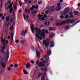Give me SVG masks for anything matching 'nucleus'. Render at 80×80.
Listing matches in <instances>:
<instances>
[{
    "instance_id": "obj_1",
    "label": "nucleus",
    "mask_w": 80,
    "mask_h": 80,
    "mask_svg": "<svg viewBox=\"0 0 80 80\" xmlns=\"http://www.w3.org/2000/svg\"><path fill=\"white\" fill-rule=\"evenodd\" d=\"M35 30H36V37L38 39L42 40V38H45V34L44 33V32L45 31V29H42V32L41 30L39 29L35 28Z\"/></svg>"
},
{
    "instance_id": "obj_2",
    "label": "nucleus",
    "mask_w": 80,
    "mask_h": 80,
    "mask_svg": "<svg viewBox=\"0 0 80 80\" xmlns=\"http://www.w3.org/2000/svg\"><path fill=\"white\" fill-rule=\"evenodd\" d=\"M40 46H38V49L36 50V54L37 57H40Z\"/></svg>"
},
{
    "instance_id": "obj_3",
    "label": "nucleus",
    "mask_w": 80,
    "mask_h": 80,
    "mask_svg": "<svg viewBox=\"0 0 80 80\" xmlns=\"http://www.w3.org/2000/svg\"><path fill=\"white\" fill-rule=\"evenodd\" d=\"M49 40H47V41H46V40L45 39L43 41V44H44V45H45V47H46L48 46V45H49Z\"/></svg>"
},
{
    "instance_id": "obj_4",
    "label": "nucleus",
    "mask_w": 80,
    "mask_h": 80,
    "mask_svg": "<svg viewBox=\"0 0 80 80\" xmlns=\"http://www.w3.org/2000/svg\"><path fill=\"white\" fill-rule=\"evenodd\" d=\"M4 45L5 44H1V47L2 48L1 49V52L3 53H5V51L3 50H5V47H7V45H6V44H5V46Z\"/></svg>"
},
{
    "instance_id": "obj_5",
    "label": "nucleus",
    "mask_w": 80,
    "mask_h": 80,
    "mask_svg": "<svg viewBox=\"0 0 80 80\" xmlns=\"http://www.w3.org/2000/svg\"><path fill=\"white\" fill-rule=\"evenodd\" d=\"M3 36L4 35L3 34L1 37V42L2 43V44H3V45H4V46H5V44H6L5 42L6 41L5 39H3Z\"/></svg>"
},
{
    "instance_id": "obj_6",
    "label": "nucleus",
    "mask_w": 80,
    "mask_h": 80,
    "mask_svg": "<svg viewBox=\"0 0 80 80\" xmlns=\"http://www.w3.org/2000/svg\"><path fill=\"white\" fill-rule=\"evenodd\" d=\"M0 62L1 63L3 67V68H5V67H6V65L5 64H4L2 62V58L0 56Z\"/></svg>"
},
{
    "instance_id": "obj_7",
    "label": "nucleus",
    "mask_w": 80,
    "mask_h": 80,
    "mask_svg": "<svg viewBox=\"0 0 80 80\" xmlns=\"http://www.w3.org/2000/svg\"><path fill=\"white\" fill-rule=\"evenodd\" d=\"M38 18L39 19V20L40 21H42L43 20H44V18H43V16L40 15H38Z\"/></svg>"
},
{
    "instance_id": "obj_8",
    "label": "nucleus",
    "mask_w": 80,
    "mask_h": 80,
    "mask_svg": "<svg viewBox=\"0 0 80 80\" xmlns=\"http://www.w3.org/2000/svg\"><path fill=\"white\" fill-rule=\"evenodd\" d=\"M44 63H45V61L43 62H40L38 64L39 67H44Z\"/></svg>"
},
{
    "instance_id": "obj_9",
    "label": "nucleus",
    "mask_w": 80,
    "mask_h": 80,
    "mask_svg": "<svg viewBox=\"0 0 80 80\" xmlns=\"http://www.w3.org/2000/svg\"><path fill=\"white\" fill-rule=\"evenodd\" d=\"M14 18H15V15H14V13L13 12L12 14V16L11 17V19H10L11 23H12L13 20Z\"/></svg>"
},
{
    "instance_id": "obj_10",
    "label": "nucleus",
    "mask_w": 80,
    "mask_h": 80,
    "mask_svg": "<svg viewBox=\"0 0 80 80\" xmlns=\"http://www.w3.org/2000/svg\"><path fill=\"white\" fill-rule=\"evenodd\" d=\"M65 23H67L66 21H65L62 22L61 23L56 24V25H57V26H61V25H62V24H65Z\"/></svg>"
},
{
    "instance_id": "obj_11",
    "label": "nucleus",
    "mask_w": 80,
    "mask_h": 80,
    "mask_svg": "<svg viewBox=\"0 0 80 80\" xmlns=\"http://www.w3.org/2000/svg\"><path fill=\"white\" fill-rule=\"evenodd\" d=\"M27 31H22L21 33L22 36V37L25 36V33H27Z\"/></svg>"
},
{
    "instance_id": "obj_12",
    "label": "nucleus",
    "mask_w": 80,
    "mask_h": 80,
    "mask_svg": "<svg viewBox=\"0 0 80 80\" xmlns=\"http://www.w3.org/2000/svg\"><path fill=\"white\" fill-rule=\"evenodd\" d=\"M34 25L33 24H31V29L32 32V33H33V31H34Z\"/></svg>"
},
{
    "instance_id": "obj_13",
    "label": "nucleus",
    "mask_w": 80,
    "mask_h": 80,
    "mask_svg": "<svg viewBox=\"0 0 80 80\" xmlns=\"http://www.w3.org/2000/svg\"><path fill=\"white\" fill-rule=\"evenodd\" d=\"M55 9V8L53 7H51L50 9H49V12H53Z\"/></svg>"
},
{
    "instance_id": "obj_14",
    "label": "nucleus",
    "mask_w": 80,
    "mask_h": 80,
    "mask_svg": "<svg viewBox=\"0 0 80 80\" xmlns=\"http://www.w3.org/2000/svg\"><path fill=\"white\" fill-rule=\"evenodd\" d=\"M70 10V8H68L65 10L64 13H68V12H69Z\"/></svg>"
},
{
    "instance_id": "obj_15",
    "label": "nucleus",
    "mask_w": 80,
    "mask_h": 80,
    "mask_svg": "<svg viewBox=\"0 0 80 80\" xmlns=\"http://www.w3.org/2000/svg\"><path fill=\"white\" fill-rule=\"evenodd\" d=\"M5 26L7 28H8L9 27V22H5Z\"/></svg>"
},
{
    "instance_id": "obj_16",
    "label": "nucleus",
    "mask_w": 80,
    "mask_h": 80,
    "mask_svg": "<svg viewBox=\"0 0 80 80\" xmlns=\"http://www.w3.org/2000/svg\"><path fill=\"white\" fill-rule=\"evenodd\" d=\"M14 34L13 32H11V38L12 40H13V35Z\"/></svg>"
},
{
    "instance_id": "obj_17",
    "label": "nucleus",
    "mask_w": 80,
    "mask_h": 80,
    "mask_svg": "<svg viewBox=\"0 0 80 80\" xmlns=\"http://www.w3.org/2000/svg\"><path fill=\"white\" fill-rule=\"evenodd\" d=\"M47 23H48V26H49V25L50 24V22H48V21H47L45 22V23H44L45 25H47Z\"/></svg>"
},
{
    "instance_id": "obj_18",
    "label": "nucleus",
    "mask_w": 80,
    "mask_h": 80,
    "mask_svg": "<svg viewBox=\"0 0 80 80\" xmlns=\"http://www.w3.org/2000/svg\"><path fill=\"white\" fill-rule=\"evenodd\" d=\"M55 36V34L53 33H51L49 35L50 38H53Z\"/></svg>"
},
{
    "instance_id": "obj_19",
    "label": "nucleus",
    "mask_w": 80,
    "mask_h": 80,
    "mask_svg": "<svg viewBox=\"0 0 80 80\" xmlns=\"http://www.w3.org/2000/svg\"><path fill=\"white\" fill-rule=\"evenodd\" d=\"M27 68H29V67H30V63H27L26 66Z\"/></svg>"
},
{
    "instance_id": "obj_20",
    "label": "nucleus",
    "mask_w": 80,
    "mask_h": 80,
    "mask_svg": "<svg viewBox=\"0 0 80 80\" xmlns=\"http://www.w3.org/2000/svg\"><path fill=\"white\" fill-rule=\"evenodd\" d=\"M10 18V17H9V16H8V17L6 18V22H9V19Z\"/></svg>"
},
{
    "instance_id": "obj_21",
    "label": "nucleus",
    "mask_w": 80,
    "mask_h": 80,
    "mask_svg": "<svg viewBox=\"0 0 80 80\" xmlns=\"http://www.w3.org/2000/svg\"><path fill=\"white\" fill-rule=\"evenodd\" d=\"M59 8V9L61 8L60 7V3H58L57 4V8L56 9H57V8Z\"/></svg>"
},
{
    "instance_id": "obj_22",
    "label": "nucleus",
    "mask_w": 80,
    "mask_h": 80,
    "mask_svg": "<svg viewBox=\"0 0 80 80\" xmlns=\"http://www.w3.org/2000/svg\"><path fill=\"white\" fill-rule=\"evenodd\" d=\"M51 51L50 50H49L48 52V55H51Z\"/></svg>"
},
{
    "instance_id": "obj_23",
    "label": "nucleus",
    "mask_w": 80,
    "mask_h": 80,
    "mask_svg": "<svg viewBox=\"0 0 80 80\" xmlns=\"http://www.w3.org/2000/svg\"><path fill=\"white\" fill-rule=\"evenodd\" d=\"M23 72L24 73V74H25V75H27V74H28V72L26 71V70H23Z\"/></svg>"
},
{
    "instance_id": "obj_24",
    "label": "nucleus",
    "mask_w": 80,
    "mask_h": 80,
    "mask_svg": "<svg viewBox=\"0 0 80 80\" xmlns=\"http://www.w3.org/2000/svg\"><path fill=\"white\" fill-rule=\"evenodd\" d=\"M26 43H27V42L24 41H23L22 42V45H26Z\"/></svg>"
},
{
    "instance_id": "obj_25",
    "label": "nucleus",
    "mask_w": 80,
    "mask_h": 80,
    "mask_svg": "<svg viewBox=\"0 0 80 80\" xmlns=\"http://www.w3.org/2000/svg\"><path fill=\"white\" fill-rule=\"evenodd\" d=\"M60 8H60L59 9V8H57H57H56V10L57 11V12H58V11H60Z\"/></svg>"
},
{
    "instance_id": "obj_26",
    "label": "nucleus",
    "mask_w": 80,
    "mask_h": 80,
    "mask_svg": "<svg viewBox=\"0 0 80 80\" xmlns=\"http://www.w3.org/2000/svg\"><path fill=\"white\" fill-rule=\"evenodd\" d=\"M12 4H13V2L12 3V4H10V6H9L8 8L9 9H10L11 8V7H12Z\"/></svg>"
},
{
    "instance_id": "obj_27",
    "label": "nucleus",
    "mask_w": 80,
    "mask_h": 80,
    "mask_svg": "<svg viewBox=\"0 0 80 80\" xmlns=\"http://www.w3.org/2000/svg\"><path fill=\"white\" fill-rule=\"evenodd\" d=\"M9 29L10 30H13V26H11L9 28Z\"/></svg>"
},
{
    "instance_id": "obj_28",
    "label": "nucleus",
    "mask_w": 80,
    "mask_h": 80,
    "mask_svg": "<svg viewBox=\"0 0 80 80\" xmlns=\"http://www.w3.org/2000/svg\"><path fill=\"white\" fill-rule=\"evenodd\" d=\"M74 15H78V12H74Z\"/></svg>"
},
{
    "instance_id": "obj_29",
    "label": "nucleus",
    "mask_w": 80,
    "mask_h": 80,
    "mask_svg": "<svg viewBox=\"0 0 80 80\" xmlns=\"http://www.w3.org/2000/svg\"><path fill=\"white\" fill-rule=\"evenodd\" d=\"M41 80H45V77L44 76V75H43L42 76V77Z\"/></svg>"
},
{
    "instance_id": "obj_30",
    "label": "nucleus",
    "mask_w": 80,
    "mask_h": 80,
    "mask_svg": "<svg viewBox=\"0 0 80 80\" xmlns=\"http://www.w3.org/2000/svg\"><path fill=\"white\" fill-rule=\"evenodd\" d=\"M9 57V54L8 52V55L7 56V59L8 60V58Z\"/></svg>"
},
{
    "instance_id": "obj_31",
    "label": "nucleus",
    "mask_w": 80,
    "mask_h": 80,
    "mask_svg": "<svg viewBox=\"0 0 80 80\" xmlns=\"http://www.w3.org/2000/svg\"><path fill=\"white\" fill-rule=\"evenodd\" d=\"M53 29V28L52 27H50L49 29V30L50 31H51V30H52Z\"/></svg>"
},
{
    "instance_id": "obj_32",
    "label": "nucleus",
    "mask_w": 80,
    "mask_h": 80,
    "mask_svg": "<svg viewBox=\"0 0 80 80\" xmlns=\"http://www.w3.org/2000/svg\"><path fill=\"white\" fill-rule=\"evenodd\" d=\"M31 63H32V64H34V63H35V62H34V61L33 60H31Z\"/></svg>"
},
{
    "instance_id": "obj_33",
    "label": "nucleus",
    "mask_w": 80,
    "mask_h": 80,
    "mask_svg": "<svg viewBox=\"0 0 80 80\" xmlns=\"http://www.w3.org/2000/svg\"><path fill=\"white\" fill-rule=\"evenodd\" d=\"M45 32L46 34H48V30H46L45 31Z\"/></svg>"
},
{
    "instance_id": "obj_34",
    "label": "nucleus",
    "mask_w": 80,
    "mask_h": 80,
    "mask_svg": "<svg viewBox=\"0 0 80 80\" xmlns=\"http://www.w3.org/2000/svg\"><path fill=\"white\" fill-rule=\"evenodd\" d=\"M70 20H71L70 19H67L66 21V22H70Z\"/></svg>"
},
{
    "instance_id": "obj_35",
    "label": "nucleus",
    "mask_w": 80,
    "mask_h": 80,
    "mask_svg": "<svg viewBox=\"0 0 80 80\" xmlns=\"http://www.w3.org/2000/svg\"><path fill=\"white\" fill-rule=\"evenodd\" d=\"M69 28V26H67L66 27L65 30H67V29H68V28Z\"/></svg>"
},
{
    "instance_id": "obj_36",
    "label": "nucleus",
    "mask_w": 80,
    "mask_h": 80,
    "mask_svg": "<svg viewBox=\"0 0 80 80\" xmlns=\"http://www.w3.org/2000/svg\"><path fill=\"white\" fill-rule=\"evenodd\" d=\"M68 18V15H66V16L65 17V18H66L67 19Z\"/></svg>"
},
{
    "instance_id": "obj_37",
    "label": "nucleus",
    "mask_w": 80,
    "mask_h": 80,
    "mask_svg": "<svg viewBox=\"0 0 80 80\" xmlns=\"http://www.w3.org/2000/svg\"><path fill=\"white\" fill-rule=\"evenodd\" d=\"M45 13H46V14H48V11L47 10L45 12Z\"/></svg>"
},
{
    "instance_id": "obj_38",
    "label": "nucleus",
    "mask_w": 80,
    "mask_h": 80,
    "mask_svg": "<svg viewBox=\"0 0 80 80\" xmlns=\"http://www.w3.org/2000/svg\"><path fill=\"white\" fill-rule=\"evenodd\" d=\"M75 21V20H72L71 21L70 23H73V22H74Z\"/></svg>"
},
{
    "instance_id": "obj_39",
    "label": "nucleus",
    "mask_w": 80,
    "mask_h": 80,
    "mask_svg": "<svg viewBox=\"0 0 80 80\" xmlns=\"http://www.w3.org/2000/svg\"><path fill=\"white\" fill-rule=\"evenodd\" d=\"M19 42V40H17L16 41V43H18Z\"/></svg>"
},
{
    "instance_id": "obj_40",
    "label": "nucleus",
    "mask_w": 80,
    "mask_h": 80,
    "mask_svg": "<svg viewBox=\"0 0 80 80\" xmlns=\"http://www.w3.org/2000/svg\"><path fill=\"white\" fill-rule=\"evenodd\" d=\"M44 18H47V15L46 14H45L44 15Z\"/></svg>"
},
{
    "instance_id": "obj_41",
    "label": "nucleus",
    "mask_w": 80,
    "mask_h": 80,
    "mask_svg": "<svg viewBox=\"0 0 80 80\" xmlns=\"http://www.w3.org/2000/svg\"><path fill=\"white\" fill-rule=\"evenodd\" d=\"M12 10H13V9H11L9 10L11 13H12Z\"/></svg>"
},
{
    "instance_id": "obj_42",
    "label": "nucleus",
    "mask_w": 80,
    "mask_h": 80,
    "mask_svg": "<svg viewBox=\"0 0 80 80\" xmlns=\"http://www.w3.org/2000/svg\"><path fill=\"white\" fill-rule=\"evenodd\" d=\"M1 19H2V20H4L5 19V17L3 16L2 17V18H1Z\"/></svg>"
},
{
    "instance_id": "obj_43",
    "label": "nucleus",
    "mask_w": 80,
    "mask_h": 80,
    "mask_svg": "<svg viewBox=\"0 0 80 80\" xmlns=\"http://www.w3.org/2000/svg\"><path fill=\"white\" fill-rule=\"evenodd\" d=\"M8 70H11V68L10 67H9L8 68Z\"/></svg>"
},
{
    "instance_id": "obj_44",
    "label": "nucleus",
    "mask_w": 80,
    "mask_h": 80,
    "mask_svg": "<svg viewBox=\"0 0 80 80\" xmlns=\"http://www.w3.org/2000/svg\"><path fill=\"white\" fill-rule=\"evenodd\" d=\"M23 16L24 17V19L25 20H25V14H23Z\"/></svg>"
},
{
    "instance_id": "obj_45",
    "label": "nucleus",
    "mask_w": 80,
    "mask_h": 80,
    "mask_svg": "<svg viewBox=\"0 0 80 80\" xmlns=\"http://www.w3.org/2000/svg\"><path fill=\"white\" fill-rule=\"evenodd\" d=\"M14 10H16V9H17V6H14Z\"/></svg>"
},
{
    "instance_id": "obj_46",
    "label": "nucleus",
    "mask_w": 80,
    "mask_h": 80,
    "mask_svg": "<svg viewBox=\"0 0 80 80\" xmlns=\"http://www.w3.org/2000/svg\"><path fill=\"white\" fill-rule=\"evenodd\" d=\"M10 67H13V64H11L10 65Z\"/></svg>"
},
{
    "instance_id": "obj_47",
    "label": "nucleus",
    "mask_w": 80,
    "mask_h": 80,
    "mask_svg": "<svg viewBox=\"0 0 80 80\" xmlns=\"http://www.w3.org/2000/svg\"><path fill=\"white\" fill-rule=\"evenodd\" d=\"M63 17H64L63 16H61L60 17V18H61V19H62V18H63Z\"/></svg>"
},
{
    "instance_id": "obj_48",
    "label": "nucleus",
    "mask_w": 80,
    "mask_h": 80,
    "mask_svg": "<svg viewBox=\"0 0 80 80\" xmlns=\"http://www.w3.org/2000/svg\"><path fill=\"white\" fill-rule=\"evenodd\" d=\"M41 3H42V2L41 1H40L38 2V5H40V4H41Z\"/></svg>"
},
{
    "instance_id": "obj_49",
    "label": "nucleus",
    "mask_w": 80,
    "mask_h": 80,
    "mask_svg": "<svg viewBox=\"0 0 80 80\" xmlns=\"http://www.w3.org/2000/svg\"><path fill=\"white\" fill-rule=\"evenodd\" d=\"M39 62V61H38L37 62H36V64L37 65H38V63Z\"/></svg>"
},
{
    "instance_id": "obj_50",
    "label": "nucleus",
    "mask_w": 80,
    "mask_h": 80,
    "mask_svg": "<svg viewBox=\"0 0 80 80\" xmlns=\"http://www.w3.org/2000/svg\"><path fill=\"white\" fill-rule=\"evenodd\" d=\"M54 46V45H53V44H51L50 46V47H53Z\"/></svg>"
},
{
    "instance_id": "obj_51",
    "label": "nucleus",
    "mask_w": 80,
    "mask_h": 80,
    "mask_svg": "<svg viewBox=\"0 0 80 80\" xmlns=\"http://www.w3.org/2000/svg\"><path fill=\"white\" fill-rule=\"evenodd\" d=\"M10 38V36H8V40H9Z\"/></svg>"
},
{
    "instance_id": "obj_52",
    "label": "nucleus",
    "mask_w": 80,
    "mask_h": 80,
    "mask_svg": "<svg viewBox=\"0 0 80 80\" xmlns=\"http://www.w3.org/2000/svg\"><path fill=\"white\" fill-rule=\"evenodd\" d=\"M60 3H62V2H63V0H60L59 1Z\"/></svg>"
},
{
    "instance_id": "obj_53",
    "label": "nucleus",
    "mask_w": 80,
    "mask_h": 80,
    "mask_svg": "<svg viewBox=\"0 0 80 80\" xmlns=\"http://www.w3.org/2000/svg\"><path fill=\"white\" fill-rule=\"evenodd\" d=\"M32 8L34 9V8H35V6H32Z\"/></svg>"
},
{
    "instance_id": "obj_54",
    "label": "nucleus",
    "mask_w": 80,
    "mask_h": 80,
    "mask_svg": "<svg viewBox=\"0 0 80 80\" xmlns=\"http://www.w3.org/2000/svg\"><path fill=\"white\" fill-rule=\"evenodd\" d=\"M30 9L31 10H33V8H30Z\"/></svg>"
},
{
    "instance_id": "obj_55",
    "label": "nucleus",
    "mask_w": 80,
    "mask_h": 80,
    "mask_svg": "<svg viewBox=\"0 0 80 80\" xmlns=\"http://www.w3.org/2000/svg\"><path fill=\"white\" fill-rule=\"evenodd\" d=\"M36 9H37V8H38V5H36Z\"/></svg>"
},
{
    "instance_id": "obj_56",
    "label": "nucleus",
    "mask_w": 80,
    "mask_h": 80,
    "mask_svg": "<svg viewBox=\"0 0 80 80\" xmlns=\"http://www.w3.org/2000/svg\"><path fill=\"white\" fill-rule=\"evenodd\" d=\"M70 18H72V17H73V15L70 16Z\"/></svg>"
},
{
    "instance_id": "obj_57",
    "label": "nucleus",
    "mask_w": 80,
    "mask_h": 80,
    "mask_svg": "<svg viewBox=\"0 0 80 80\" xmlns=\"http://www.w3.org/2000/svg\"><path fill=\"white\" fill-rule=\"evenodd\" d=\"M72 14H73V13L72 12H71L69 13V15H72Z\"/></svg>"
},
{
    "instance_id": "obj_58",
    "label": "nucleus",
    "mask_w": 80,
    "mask_h": 80,
    "mask_svg": "<svg viewBox=\"0 0 80 80\" xmlns=\"http://www.w3.org/2000/svg\"><path fill=\"white\" fill-rule=\"evenodd\" d=\"M17 66H18L17 64H15L14 65L15 67H17Z\"/></svg>"
},
{
    "instance_id": "obj_59",
    "label": "nucleus",
    "mask_w": 80,
    "mask_h": 80,
    "mask_svg": "<svg viewBox=\"0 0 80 80\" xmlns=\"http://www.w3.org/2000/svg\"><path fill=\"white\" fill-rule=\"evenodd\" d=\"M2 16H3V14H1L0 15V17H2Z\"/></svg>"
},
{
    "instance_id": "obj_60",
    "label": "nucleus",
    "mask_w": 80,
    "mask_h": 80,
    "mask_svg": "<svg viewBox=\"0 0 80 80\" xmlns=\"http://www.w3.org/2000/svg\"><path fill=\"white\" fill-rule=\"evenodd\" d=\"M6 10H8V8H5Z\"/></svg>"
},
{
    "instance_id": "obj_61",
    "label": "nucleus",
    "mask_w": 80,
    "mask_h": 80,
    "mask_svg": "<svg viewBox=\"0 0 80 80\" xmlns=\"http://www.w3.org/2000/svg\"><path fill=\"white\" fill-rule=\"evenodd\" d=\"M41 15H44V14H45V13H44V12H42L41 13Z\"/></svg>"
},
{
    "instance_id": "obj_62",
    "label": "nucleus",
    "mask_w": 80,
    "mask_h": 80,
    "mask_svg": "<svg viewBox=\"0 0 80 80\" xmlns=\"http://www.w3.org/2000/svg\"><path fill=\"white\" fill-rule=\"evenodd\" d=\"M30 9H28V13H29V12H30Z\"/></svg>"
},
{
    "instance_id": "obj_63",
    "label": "nucleus",
    "mask_w": 80,
    "mask_h": 80,
    "mask_svg": "<svg viewBox=\"0 0 80 80\" xmlns=\"http://www.w3.org/2000/svg\"><path fill=\"white\" fill-rule=\"evenodd\" d=\"M19 4L20 7H21V6H22V4L21 3V2H20Z\"/></svg>"
},
{
    "instance_id": "obj_64",
    "label": "nucleus",
    "mask_w": 80,
    "mask_h": 80,
    "mask_svg": "<svg viewBox=\"0 0 80 80\" xmlns=\"http://www.w3.org/2000/svg\"><path fill=\"white\" fill-rule=\"evenodd\" d=\"M27 0H25V3H27Z\"/></svg>"
}]
</instances>
